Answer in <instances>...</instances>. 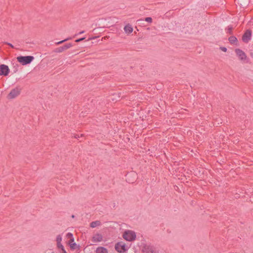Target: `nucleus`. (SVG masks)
Returning a JSON list of instances; mask_svg holds the SVG:
<instances>
[{"instance_id":"nucleus-1","label":"nucleus","mask_w":253,"mask_h":253,"mask_svg":"<svg viewBox=\"0 0 253 253\" xmlns=\"http://www.w3.org/2000/svg\"><path fill=\"white\" fill-rule=\"evenodd\" d=\"M66 237L68 239L67 244L69 246L71 250H80V246L75 242L74 238L72 233H68L66 235Z\"/></svg>"},{"instance_id":"nucleus-2","label":"nucleus","mask_w":253,"mask_h":253,"mask_svg":"<svg viewBox=\"0 0 253 253\" xmlns=\"http://www.w3.org/2000/svg\"><path fill=\"white\" fill-rule=\"evenodd\" d=\"M122 237L124 240L128 242L134 241L137 237L136 232L131 230H126L122 234Z\"/></svg>"},{"instance_id":"nucleus-3","label":"nucleus","mask_w":253,"mask_h":253,"mask_svg":"<svg viewBox=\"0 0 253 253\" xmlns=\"http://www.w3.org/2000/svg\"><path fill=\"white\" fill-rule=\"evenodd\" d=\"M116 251L119 253H123L127 250L126 244L123 242H119L115 246Z\"/></svg>"},{"instance_id":"nucleus-4","label":"nucleus","mask_w":253,"mask_h":253,"mask_svg":"<svg viewBox=\"0 0 253 253\" xmlns=\"http://www.w3.org/2000/svg\"><path fill=\"white\" fill-rule=\"evenodd\" d=\"M34 59V57L32 56H18L17 57V61L23 65L30 63Z\"/></svg>"},{"instance_id":"nucleus-5","label":"nucleus","mask_w":253,"mask_h":253,"mask_svg":"<svg viewBox=\"0 0 253 253\" xmlns=\"http://www.w3.org/2000/svg\"><path fill=\"white\" fill-rule=\"evenodd\" d=\"M21 89L19 88L16 87L12 89L7 95L8 99H13L17 97L20 93Z\"/></svg>"},{"instance_id":"nucleus-6","label":"nucleus","mask_w":253,"mask_h":253,"mask_svg":"<svg viewBox=\"0 0 253 253\" xmlns=\"http://www.w3.org/2000/svg\"><path fill=\"white\" fill-rule=\"evenodd\" d=\"M235 52L237 56L241 61H245L247 59V56L243 50L237 48L235 50Z\"/></svg>"},{"instance_id":"nucleus-7","label":"nucleus","mask_w":253,"mask_h":253,"mask_svg":"<svg viewBox=\"0 0 253 253\" xmlns=\"http://www.w3.org/2000/svg\"><path fill=\"white\" fill-rule=\"evenodd\" d=\"M103 235L99 233L94 234L91 238V241L94 243H98L103 241Z\"/></svg>"},{"instance_id":"nucleus-8","label":"nucleus","mask_w":253,"mask_h":253,"mask_svg":"<svg viewBox=\"0 0 253 253\" xmlns=\"http://www.w3.org/2000/svg\"><path fill=\"white\" fill-rule=\"evenodd\" d=\"M9 73V69L7 65L2 64L0 65V75L7 76Z\"/></svg>"},{"instance_id":"nucleus-9","label":"nucleus","mask_w":253,"mask_h":253,"mask_svg":"<svg viewBox=\"0 0 253 253\" xmlns=\"http://www.w3.org/2000/svg\"><path fill=\"white\" fill-rule=\"evenodd\" d=\"M251 35H252V33L250 31L248 30V31H246L242 37V40H243V42H246V43L249 42V41L251 39Z\"/></svg>"},{"instance_id":"nucleus-10","label":"nucleus","mask_w":253,"mask_h":253,"mask_svg":"<svg viewBox=\"0 0 253 253\" xmlns=\"http://www.w3.org/2000/svg\"><path fill=\"white\" fill-rule=\"evenodd\" d=\"M142 253H154V250L152 247L145 245L142 249Z\"/></svg>"},{"instance_id":"nucleus-11","label":"nucleus","mask_w":253,"mask_h":253,"mask_svg":"<svg viewBox=\"0 0 253 253\" xmlns=\"http://www.w3.org/2000/svg\"><path fill=\"white\" fill-rule=\"evenodd\" d=\"M95 253H108V251L106 248L100 246L96 248Z\"/></svg>"},{"instance_id":"nucleus-12","label":"nucleus","mask_w":253,"mask_h":253,"mask_svg":"<svg viewBox=\"0 0 253 253\" xmlns=\"http://www.w3.org/2000/svg\"><path fill=\"white\" fill-rule=\"evenodd\" d=\"M124 31L126 34L128 35L132 32L133 28L130 25L127 24L124 27Z\"/></svg>"},{"instance_id":"nucleus-13","label":"nucleus","mask_w":253,"mask_h":253,"mask_svg":"<svg viewBox=\"0 0 253 253\" xmlns=\"http://www.w3.org/2000/svg\"><path fill=\"white\" fill-rule=\"evenodd\" d=\"M62 240V237L61 235H59L56 237V241L57 243V247L61 245H62V244H61Z\"/></svg>"},{"instance_id":"nucleus-14","label":"nucleus","mask_w":253,"mask_h":253,"mask_svg":"<svg viewBox=\"0 0 253 253\" xmlns=\"http://www.w3.org/2000/svg\"><path fill=\"white\" fill-rule=\"evenodd\" d=\"M100 225V222L99 221H95L92 222L90 224V226L92 228H95L96 227H97Z\"/></svg>"},{"instance_id":"nucleus-15","label":"nucleus","mask_w":253,"mask_h":253,"mask_svg":"<svg viewBox=\"0 0 253 253\" xmlns=\"http://www.w3.org/2000/svg\"><path fill=\"white\" fill-rule=\"evenodd\" d=\"M230 42L232 44H237V39L235 37H231L229 38Z\"/></svg>"},{"instance_id":"nucleus-16","label":"nucleus","mask_w":253,"mask_h":253,"mask_svg":"<svg viewBox=\"0 0 253 253\" xmlns=\"http://www.w3.org/2000/svg\"><path fill=\"white\" fill-rule=\"evenodd\" d=\"M57 248L59 250L60 253H67L63 245H61Z\"/></svg>"},{"instance_id":"nucleus-17","label":"nucleus","mask_w":253,"mask_h":253,"mask_svg":"<svg viewBox=\"0 0 253 253\" xmlns=\"http://www.w3.org/2000/svg\"><path fill=\"white\" fill-rule=\"evenodd\" d=\"M72 46V44L71 43H68L66 45H65L63 47V48L65 49H68V48H69L70 47H71V46Z\"/></svg>"},{"instance_id":"nucleus-18","label":"nucleus","mask_w":253,"mask_h":253,"mask_svg":"<svg viewBox=\"0 0 253 253\" xmlns=\"http://www.w3.org/2000/svg\"><path fill=\"white\" fill-rule=\"evenodd\" d=\"M145 21L147 22L151 23L152 22V19L151 17H147L145 19Z\"/></svg>"},{"instance_id":"nucleus-19","label":"nucleus","mask_w":253,"mask_h":253,"mask_svg":"<svg viewBox=\"0 0 253 253\" xmlns=\"http://www.w3.org/2000/svg\"><path fill=\"white\" fill-rule=\"evenodd\" d=\"M84 39H85L84 38L79 39L76 40L75 42H81L82 41H83Z\"/></svg>"},{"instance_id":"nucleus-20","label":"nucleus","mask_w":253,"mask_h":253,"mask_svg":"<svg viewBox=\"0 0 253 253\" xmlns=\"http://www.w3.org/2000/svg\"><path fill=\"white\" fill-rule=\"evenodd\" d=\"M221 49L222 51H223L224 52H226L227 51L226 48L224 47H221Z\"/></svg>"},{"instance_id":"nucleus-21","label":"nucleus","mask_w":253,"mask_h":253,"mask_svg":"<svg viewBox=\"0 0 253 253\" xmlns=\"http://www.w3.org/2000/svg\"><path fill=\"white\" fill-rule=\"evenodd\" d=\"M45 253H55L54 251H51V250H49V251H47Z\"/></svg>"},{"instance_id":"nucleus-22","label":"nucleus","mask_w":253,"mask_h":253,"mask_svg":"<svg viewBox=\"0 0 253 253\" xmlns=\"http://www.w3.org/2000/svg\"><path fill=\"white\" fill-rule=\"evenodd\" d=\"M8 45H10V46H11V47H13V46L11 44H10V43H8Z\"/></svg>"},{"instance_id":"nucleus-23","label":"nucleus","mask_w":253,"mask_h":253,"mask_svg":"<svg viewBox=\"0 0 253 253\" xmlns=\"http://www.w3.org/2000/svg\"><path fill=\"white\" fill-rule=\"evenodd\" d=\"M96 37H93V38H91L90 39H89V40H91V39H95Z\"/></svg>"},{"instance_id":"nucleus-24","label":"nucleus","mask_w":253,"mask_h":253,"mask_svg":"<svg viewBox=\"0 0 253 253\" xmlns=\"http://www.w3.org/2000/svg\"><path fill=\"white\" fill-rule=\"evenodd\" d=\"M63 42H64V41H61V42H58V43H62Z\"/></svg>"},{"instance_id":"nucleus-25","label":"nucleus","mask_w":253,"mask_h":253,"mask_svg":"<svg viewBox=\"0 0 253 253\" xmlns=\"http://www.w3.org/2000/svg\"><path fill=\"white\" fill-rule=\"evenodd\" d=\"M84 31H82V32H81L80 33L82 34V33H84Z\"/></svg>"},{"instance_id":"nucleus-26","label":"nucleus","mask_w":253,"mask_h":253,"mask_svg":"<svg viewBox=\"0 0 253 253\" xmlns=\"http://www.w3.org/2000/svg\"><path fill=\"white\" fill-rule=\"evenodd\" d=\"M106 38L107 37H104V38H103V39H106Z\"/></svg>"}]
</instances>
